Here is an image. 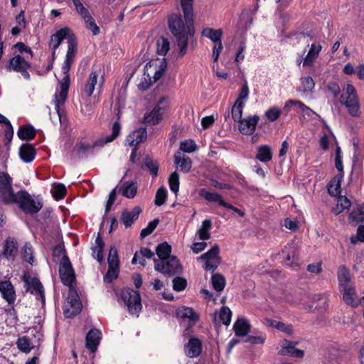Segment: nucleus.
<instances>
[{
  "label": "nucleus",
  "instance_id": "nucleus-1",
  "mask_svg": "<svg viewBox=\"0 0 364 364\" xmlns=\"http://www.w3.org/2000/svg\"><path fill=\"white\" fill-rule=\"evenodd\" d=\"M67 38H68V50L64 64L62 67L64 77L59 81L60 90H57L53 100L56 115L60 124H63V120H65L64 110L62 107H63L68 95L70 87L69 71L77 53V43L73 33L67 27L61 28L53 34L49 42V48L56 50L62 41Z\"/></svg>",
  "mask_w": 364,
  "mask_h": 364
},
{
  "label": "nucleus",
  "instance_id": "nucleus-2",
  "mask_svg": "<svg viewBox=\"0 0 364 364\" xmlns=\"http://www.w3.org/2000/svg\"><path fill=\"white\" fill-rule=\"evenodd\" d=\"M193 4V0H181L186 23L181 15H172L168 18L169 29L181 47V56L186 53L189 38L194 33Z\"/></svg>",
  "mask_w": 364,
  "mask_h": 364
},
{
  "label": "nucleus",
  "instance_id": "nucleus-3",
  "mask_svg": "<svg viewBox=\"0 0 364 364\" xmlns=\"http://www.w3.org/2000/svg\"><path fill=\"white\" fill-rule=\"evenodd\" d=\"M14 203L26 214L33 215L38 213L43 208V203L38 197L31 196L26 191L21 190L16 193Z\"/></svg>",
  "mask_w": 364,
  "mask_h": 364
},
{
  "label": "nucleus",
  "instance_id": "nucleus-4",
  "mask_svg": "<svg viewBox=\"0 0 364 364\" xmlns=\"http://www.w3.org/2000/svg\"><path fill=\"white\" fill-rule=\"evenodd\" d=\"M341 102L347 108L351 117H358L360 116V103L357 92L352 85L348 84L343 89V93L341 96Z\"/></svg>",
  "mask_w": 364,
  "mask_h": 364
},
{
  "label": "nucleus",
  "instance_id": "nucleus-5",
  "mask_svg": "<svg viewBox=\"0 0 364 364\" xmlns=\"http://www.w3.org/2000/svg\"><path fill=\"white\" fill-rule=\"evenodd\" d=\"M154 269L156 271L168 276L180 274L183 272V267L178 259L172 256L164 260H156L154 259Z\"/></svg>",
  "mask_w": 364,
  "mask_h": 364
},
{
  "label": "nucleus",
  "instance_id": "nucleus-6",
  "mask_svg": "<svg viewBox=\"0 0 364 364\" xmlns=\"http://www.w3.org/2000/svg\"><path fill=\"white\" fill-rule=\"evenodd\" d=\"M170 105L169 100L167 97H162L155 105L154 108L149 112L144 115V122L150 125H156L163 119L164 114L166 112Z\"/></svg>",
  "mask_w": 364,
  "mask_h": 364
},
{
  "label": "nucleus",
  "instance_id": "nucleus-7",
  "mask_svg": "<svg viewBox=\"0 0 364 364\" xmlns=\"http://www.w3.org/2000/svg\"><path fill=\"white\" fill-rule=\"evenodd\" d=\"M16 193L12 188V178L6 172H0V199L5 204H14Z\"/></svg>",
  "mask_w": 364,
  "mask_h": 364
},
{
  "label": "nucleus",
  "instance_id": "nucleus-8",
  "mask_svg": "<svg viewBox=\"0 0 364 364\" xmlns=\"http://www.w3.org/2000/svg\"><path fill=\"white\" fill-rule=\"evenodd\" d=\"M121 296L131 314H138L141 311L142 305L138 291L130 288L124 289L122 291Z\"/></svg>",
  "mask_w": 364,
  "mask_h": 364
},
{
  "label": "nucleus",
  "instance_id": "nucleus-9",
  "mask_svg": "<svg viewBox=\"0 0 364 364\" xmlns=\"http://www.w3.org/2000/svg\"><path fill=\"white\" fill-rule=\"evenodd\" d=\"M299 249L296 243L291 242L287 244L282 250L284 258V264L292 269H296L299 266Z\"/></svg>",
  "mask_w": 364,
  "mask_h": 364
},
{
  "label": "nucleus",
  "instance_id": "nucleus-10",
  "mask_svg": "<svg viewBox=\"0 0 364 364\" xmlns=\"http://www.w3.org/2000/svg\"><path fill=\"white\" fill-rule=\"evenodd\" d=\"M219 252V246L215 245L210 250L198 257L199 259L205 262L203 268L206 271L214 272L218 268L220 263Z\"/></svg>",
  "mask_w": 364,
  "mask_h": 364
},
{
  "label": "nucleus",
  "instance_id": "nucleus-11",
  "mask_svg": "<svg viewBox=\"0 0 364 364\" xmlns=\"http://www.w3.org/2000/svg\"><path fill=\"white\" fill-rule=\"evenodd\" d=\"M31 67V63H28L23 57L20 55H15L10 59L9 64L6 65V70L9 71L14 70L21 73L22 76L26 79H30V74L27 69Z\"/></svg>",
  "mask_w": 364,
  "mask_h": 364
},
{
  "label": "nucleus",
  "instance_id": "nucleus-12",
  "mask_svg": "<svg viewBox=\"0 0 364 364\" xmlns=\"http://www.w3.org/2000/svg\"><path fill=\"white\" fill-rule=\"evenodd\" d=\"M59 274L64 285L70 287L75 281V272L68 257H63L59 265Z\"/></svg>",
  "mask_w": 364,
  "mask_h": 364
},
{
  "label": "nucleus",
  "instance_id": "nucleus-13",
  "mask_svg": "<svg viewBox=\"0 0 364 364\" xmlns=\"http://www.w3.org/2000/svg\"><path fill=\"white\" fill-rule=\"evenodd\" d=\"M298 342L290 341L284 339L282 348L279 351V354L284 356H289L296 358H301L304 355V352L302 350L296 348Z\"/></svg>",
  "mask_w": 364,
  "mask_h": 364
},
{
  "label": "nucleus",
  "instance_id": "nucleus-14",
  "mask_svg": "<svg viewBox=\"0 0 364 364\" xmlns=\"http://www.w3.org/2000/svg\"><path fill=\"white\" fill-rule=\"evenodd\" d=\"M259 120L258 115L249 116L239 121V131L242 134H252L256 129V125Z\"/></svg>",
  "mask_w": 364,
  "mask_h": 364
},
{
  "label": "nucleus",
  "instance_id": "nucleus-15",
  "mask_svg": "<svg viewBox=\"0 0 364 364\" xmlns=\"http://www.w3.org/2000/svg\"><path fill=\"white\" fill-rule=\"evenodd\" d=\"M202 352L201 341L196 337H191L184 346V353L188 358H196Z\"/></svg>",
  "mask_w": 364,
  "mask_h": 364
},
{
  "label": "nucleus",
  "instance_id": "nucleus-16",
  "mask_svg": "<svg viewBox=\"0 0 364 364\" xmlns=\"http://www.w3.org/2000/svg\"><path fill=\"white\" fill-rule=\"evenodd\" d=\"M0 293L8 304H11L16 300V291L10 280H5L0 283Z\"/></svg>",
  "mask_w": 364,
  "mask_h": 364
},
{
  "label": "nucleus",
  "instance_id": "nucleus-17",
  "mask_svg": "<svg viewBox=\"0 0 364 364\" xmlns=\"http://www.w3.org/2000/svg\"><path fill=\"white\" fill-rule=\"evenodd\" d=\"M147 137L146 128L134 130L127 136L126 143L130 146H135L144 141Z\"/></svg>",
  "mask_w": 364,
  "mask_h": 364
},
{
  "label": "nucleus",
  "instance_id": "nucleus-18",
  "mask_svg": "<svg viewBox=\"0 0 364 364\" xmlns=\"http://www.w3.org/2000/svg\"><path fill=\"white\" fill-rule=\"evenodd\" d=\"M141 208L139 206H135L131 210H124L121 215V220L126 228L132 226L134 222L138 219Z\"/></svg>",
  "mask_w": 364,
  "mask_h": 364
},
{
  "label": "nucleus",
  "instance_id": "nucleus-19",
  "mask_svg": "<svg viewBox=\"0 0 364 364\" xmlns=\"http://www.w3.org/2000/svg\"><path fill=\"white\" fill-rule=\"evenodd\" d=\"M101 338V332L97 329H91L86 336V347L92 353L96 351Z\"/></svg>",
  "mask_w": 364,
  "mask_h": 364
},
{
  "label": "nucleus",
  "instance_id": "nucleus-20",
  "mask_svg": "<svg viewBox=\"0 0 364 364\" xmlns=\"http://www.w3.org/2000/svg\"><path fill=\"white\" fill-rule=\"evenodd\" d=\"M264 323L289 336L292 335L294 332V327L291 324H287L282 321L265 318Z\"/></svg>",
  "mask_w": 364,
  "mask_h": 364
},
{
  "label": "nucleus",
  "instance_id": "nucleus-21",
  "mask_svg": "<svg viewBox=\"0 0 364 364\" xmlns=\"http://www.w3.org/2000/svg\"><path fill=\"white\" fill-rule=\"evenodd\" d=\"M291 105H297L300 108L302 113L309 117H312L314 115H315L316 117H319V115L316 112L313 111L310 107H307L302 102L299 101V100H287L285 102L284 109L287 112H289L290 110Z\"/></svg>",
  "mask_w": 364,
  "mask_h": 364
},
{
  "label": "nucleus",
  "instance_id": "nucleus-22",
  "mask_svg": "<svg viewBox=\"0 0 364 364\" xmlns=\"http://www.w3.org/2000/svg\"><path fill=\"white\" fill-rule=\"evenodd\" d=\"M19 156L22 161L30 163L35 159L36 150L31 144H24L19 149Z\"/></svg>",
  "mask_w": 364,
  "mask_h": 364
},
{
  "label": "nucleus",
  "instance_id": "nucleus-23",
  "mask_svg": "<svg viewBox=\"0 0 364 364\" xmlns=\"http://www.w3.org/2000/svg\"><path fill=\"white\" fill-rule=\"evenodd\" d=\"M25 282L28 285L27 290L29 291L31 294L39 295L42 299L43 303H45L44 289L39 279L37 278H33L30 282L27 279L25 280Z\"/></svg>",
  "mask_w": 364,
  "mask_h": 364
},
{
  "label": "nucleus",
  "instance_id": "nucleus-24",
  "mask_svg": "<svg viewBox=\"0 0 364 364\" xmlns=\"http://www.w3.org/2000/svg\"><path fill=\"white\" fill-rule=\"evenodd\" d=\"M18 252V243L16 240L8 239L4 247V257L8 259H14Z\"/></svg>",
  "mask_w": 364,
  "mask_h": 364
},
{
  "label": "nucleus",
  "instance_id": "nucleus-25",
  "mask_svg": "<svg viewBox=\"0 0 364 364\" xmlns=\"http://www.w3.org/2000/svg\"><path fill=\"white\" fill-rule=\"evenodd\" d=\"M199 195L209 202L218 203L221 206L225 207V205H228V203L222 198V196L220 194L214 192H210L205 188L200 190Z\"/></svg>",
  "mask_w": 364,
  "mask_h": 364
},
{
  "label": "nucleus",
  "instance_id": "nucleus-26",
  "mask_svg": "<svg viewBox=\"0 0 364 364\" xmlns=\"http://www.w3.org/2000/svg\"><path fill=\"white\" fill-rule=\"evenodd\" d=\"M233 329L237 336H245L250 331V324L245 318H238L234 323Z\"/></svg>",
  "mask_w": 364,
  "mask_h": 364
},
{
  "label": "nucleus",
  "instance_id": "nucleus-27",
  "mask_svg": "<svg viewBox=\"0 0 364 364\" xmlns=\"http://www.w3.org/2000/svg\"><path fill=\"white\" fill-rule=\"evenodd\" d=\"M119 192L127 198H134L137 193V186L134 182L125 181L120 186Z\"/></svg>",
  "mask_w": 364,
  "mask_h": 364
},
{
  "label": "nucleus",
  "instance_id": "nucleus-28",
  "mask_svg": "<svg viewBox=\"0 0 364 364\" xmlns=\"http://www.w3.org/2000/svg\"><path fill=\"white\" fill-rule=\"evenodd\" d=\"M321 50V46L311 44L310 49L304 59L303 66H311L316 60L320 51Z\"/></svg>",
  "mask_w": 364,
  "mask_h": 364
},
{
  "label": "nucleus",
  "instance_id": "nucleus-29",
  "mask_svg": "<svg viewBox=\"0 0 364 364\" xmlns=\"http://www.w3.org/2000/svg\"><path fill=\"white\" fill-rule=\"evenodd\" d=\"M121 126L118 122H115L112 125V134L105 138L99 139L95 141L96 146H104L105 144L113 141L119 134Z\"/></svg>",
  "mask_w": 364,
  "mask_h": 364
},
{
  "label": "nucleus",
  "instance_id": "nucleus-30",
  "mask_svg": "<svg viewBox=\"0 0 364 364\" xmlns=\"http://www.w3.org/2000/svg\"><path fill=\"white\" fill-rule=\"evenodd\" d=\"M105 247V243L101 237L100 234L99 233L97 237L95 239V245L92 247V257L97 260L98 262L101 263L104 258L103 250Z\"/></svg>",
  "mask_w": 364,
  "mask_h": 364
},
{
  "label": "nucleus",
  "instance_id": "nucleus-31",
  "mask_svg": "<svg viewBox=\"0 0 364 364\" xmlns=\"http://www.w3.org/2000/svg\"><path fill=\"white\" fill-rule=\"evenodd\" d=\"M203 36L210 38L213 43L214 46H219L220 43H222V36L223 31L221 29H213L207 28L203 29L202 32Z\"/></svg>",
  "mask_w": 364,
  "mask_h": 364
},
{
  "label": "nucleus",
  "instance_id": "nucleus-32",
  "mask_svg": "<svg viewBox=\"0 0 364 364\" xmlns=\"http://www.w3.org/2000/svg\"><path fill=\"white\" fill-rule=\"evenodd\" d=\"M174 162L184 173H188L191 169V159L188 156H181V153L174 155Z\"/></svg>",
  "mask_w": 364,
  "mask_h": 364
},
{
  "label": "nucleus",
  "instance_id": "nucleus-33",
  "mask_svg": "<svg viewBox=\"0 0 364 364\" xmlns=\"http://www.w3.org/2000/svg\"><path fill=\"white\" fill-rule=\"evenodd\" d=\"M272 151L269 146L262 145L257 148L256 159L263 163L269 162L272 159Z\"/></svg>",
  "mask_w": 364,
  "mask_h": 364
},
{
  "label": "nucleus",
  "instance_id": "nucleus-34",
  "mask_svg": "<svg viewBox=\"0 0 364 364\" xmlns=\"http://www.w3.org/2000/svg\"><path fill=\"white\" fill-rule=\"evenodd\" d=\"M176 314L178 317L183 319L188 318L193 323L197 322L199 319L198 315L190 307L182 306L178 308Z\"/></svg>",
  "mask_w": 364,
  "mask_h": 364
},
{
  "label": "nucleus",
  "instance_id": "nucleus-35",
  "mask_svg": "<svg viewBox=\"0 0 364 364\" xmlns=\"http://www.w3.org/2000/svg\"><path fill=\"white\" fill-rule=\"evenodd\" d=\"M313 301L316 304L315 309L318 311L324 312L328 306V294L326 293L315 294Z\"/></svg>",
  "mask_w": 364,
  "mask_h": 364
},
{
  "label": "nucleus",
  "instance_id": "nucleus-36",
  "mask_svg": "<svg viewBox=\"0 0 364 364\" xmlns=\"http://www.w3.org/2000/svg\"><path fill=\"white\" fill-rule=\"evenodd\" d=\"M68 303L70 304L71 309H67L64 311V314L66 317H73L80 312L82 304L78 299H70V300L68 301Z\"/></svg>",
  "mask_w": 364,
  "mask_h": 364
},
{
  "label": "nucleus",
  "instance_id": "nucleus-37",
  "mask_svg": "<svg viewBox=\"0 0 364 364\" xmlns=\"http://www.w3.org/2000/svg\"><path fill=\"white\" fill-rule=\"evenodd\" d=\"M343 295V299L344 302L350 305L351 306H357L358 304L355 299V296H356V291L355 287L348 288L347 289H344L340 291Z\"/></svg>",
  "mask_w": 364,
  "mask_h": 364
},
{
  "label": "nucleus",
  "instance_id": "nucleus-38",
  "mask_svg": "<svg viewBox=\"0 0 364 364\" xmlns=\"http://www.w3.org/2000/svg\"><path fill=\"white\" fill-rule=\"evenodd\" d=\"M212 228V222L210 219L204 220L201 227L197 231V235L200 240H207L210 238V230Z\"/></svg>",
  "mask_w": 364,
  "mask_h": 364
},
{
  "label": "nucleus",
  "instance_id": "nucleus-39",
  "mask_svg": "<svg viewBox=\"0 0 364 364\" xmlns=\"http://www.w3.org/2000/svg\"><path fill=\"white\" fill-rule=\"evenodd\" d=\"M17 135L21 139L31 140L36 136V131L31 125L21 126L17 132Z\"/></svg>",
  "mask_w": 364,
  "mask_h": 364
},
{
  "label": "nucleus",
  "instance_id": "nucleus-40",
  "mask_svg": "<svg viewBox=\"0 0 364 364\" xmlns=\"http://www.w3.org/2000/svg\"><path fill=\"white\" fill-rule=\"evenodd\" d=\"M16 343L18 350L25 353H28L34 348L33 343L26 336L19 337Z\"/></svg>",
  "mask_w": 364,
  "mask_h": 364
},
{
  "label": "nucleus",
  "instance_id": "nucleus-41",
  "mask_svg": "<svg viewBox=\"0 0 364 364\" xmlns=\"http://www.w3.org/2000/svg\"><path fill=\"white\" fill-rule=\"evenodd\" d=\"M159 167V165L156 161L147 156L144 158L142 168H146L154 177L157 176Z\"/></svg>",
  "mask_w": 364,
  "mask_h": 364
},
{
  "label": "nucleus",
  "instance_id": "nucleus-42",
  "mask_svg": "<svg viewBox=\"0 0 364 364\" xmlns=\"http://www.w3.org/2000/svg\"><path fill=\"white\" fill-rule=\"evenodd\" d=\"M156 252L159 257L157 260H164L171 257L170 255L171 252V246L166 242H163L157 246Z\"/></svg>",
  "mask_w": 364,
  "mask_h": 364
},
{
  "label": "nucleus",
  "instance_id": "nucleus-43",
  "mask_svg": "<svg viewBox=\"0 0 364 364\" xmlns=\"http://www.w3.org/2000/svg\"><path fill=\"white\" fill-rule=\"evenodd\" d=\"M301 85L297 89L299 92L304 93L311 92L315 87V82L311 77H302L300 79Z\"/></svg>",
  "mask_w": 364,
  "mask_h": 364
},
{
  "label": "nucleus",
  "instance_id": "nucleus-44",
  "mask_svg": "<svg viewBox=\"0 0 364 364\" xmlns=\"http://www.w3.org/2000/svg\"><path fill=\"white\" fill-rule=\"evenodd\" d=\"M98 74L96 71H92L88 77L87 84L85 85V92L87 96H91L95 90V85L97 82Z\"/></svg>",
  "mask_w": 364,
  "mask_h": 364
},
{
  "label": "nucleus",
  "instance_id": "nucleus-45",
  "mask_svg": "<svg viewBox=\"0 0 364 364\" xmlns=\"http://www.w3.org/2000/svg\"><path fill=\"white\" fill-rule=\"evenodd\" d=\"M72 1L76 11L84 21L92 16L89 10L83 6L80 0H72Z\"/></svg>",
  "mask_w": 364,
  "mask_h": 364
},
{
  "label": "nucleus",
  "instance_id": "nucleus-46",
  "mask_svg": "<svg viewBox=\"0 0 364 364\" xmlns=\"http://www.w3.org/2000/svg\"><path fill=\"white\" fill-rule=\"evenodd\" d=\"M156 52L160 55H166L170 49V43L167 38L160 37L156 42Z\"/></svg>",
  "mask_w": 364,
  "mask_h": 364
},
{
  "label": "nucleus",
  "instance_id": "nucleus-47",
  "mask_svg": "<svg viewBox=\"0 0 364 364\" xmlns=\"http://www.w3.org/2000/svg\"><path fill=\"white\" fill-rule=\"evenodd\" d=\"M212 284L215 290L220 292L223 291L225 286V279L220 274H215L211 278Z\"/></svg>",
  "mask_w": 364,
  "mask_h": 364
},
{
  "label": "nucleus",
  "instance_id": "nucleus-48",
  "mask_svg": "<svg viewBox=\"0 0 364 364\" xmlns=\"http://www.w3.org/2000/svg\"><path fill=\"white\" fill-rule=\"evenodd\" d=\"M232 311L228 306H223L219 312V318L225 326H228L231 322Z\"/></svg>",
  "mask_w": 364,
  "mask_h": 364
},
{
  "label": "nucleus",
  "instance_id": "nucleus-49",
  "mask_svg": "<svg viewBox=\"0 0 364 364\" xmlns=\"http://www.w3.org/2000/svg\"><path fill=\"white\" fill-rule=\"evenodd\" d=\"M108 266L119 267V259L118 257V252L114 246L110 247L107 258Z\"/></svg>",
  "mask_w": 364,
  "mask_h": 364
},
{
  "label": "nucleus",
  "instance_id": "nucleus-50",
  "mask_svg": "<svg viewBox=\"0 0 364 364\" xmlns=\"http://www.w3.org/2000/svg\"><path fill=\"white\" fill-rule=\"evenodd\" d=\"M245 103L235 102L232 107V117L235 122H239L242 119V111Z\"/></svg>",
  "mask_w": 364,
  "mask_h": 364
},
{
  "label": "nucleus",
  "instance_id": "nucleus-51",
  "mask_svg": "<svg viewBox=\"0 0 364 364\" xmlns=\"http://www.w3.org/2000/svg\"><path fill=\"white\" fill-rule=\"evenodd\" d=\"M169 188L171 191L177 193L179 190V175L176 171L172 173L168 178Z\"/></svg>",
  "mask_w": 364,
  "mask_h": 364
},
{
  "label": "nucleus",
  "instance_id": "nucleus-52",
  "mask_svg": "<svg viewBox=\"0 0 364 364\" xmlns=\"http://www.w3.org/2000/svg\"><path fill=\"white\" fill-rule=\"evenodd\" d=\"M167 198V191L164 187L159 188L156 193L154 203L157 206H161L166 202Z\"/></svg>",
  "mask_w": 364,
  "mask_h": 364
},
{
  "label": "nucleus",
  "instance_id": "nucleus-53",
  "mask_svg": "<svg viewBox=\"0 0 364 364\" xmlns=\"http://www.w3.org/2000/svg\"><path fill=\"white\" fill-rule=\"evenodd\" d=\"M23 259L30 264L33 262V249L30 243H26L22 250Z\"/></svg>",
  "mask_w": 364,
  "mask_h": 364
},
{
  "label": "nucleus",
  "instance_id": "nucleus-54",
  "mask_svg": "<svg viewBox=\"0 0 364 364\" xmlns=\"http://www.w3.org/2000/svg\"><path fill=\"white\" fill-rule=\"evenodd\" d=\"M335 166L337 170L339 171L338 176H341V178H343V166L342 162L341 149L340 146H337L336 150Z\"/></svg>",
  "mask_w": 364,
  "mask_h": 364
},
{
  "label": "nucleus",
  "instance_id": "nucleus-55",
  "mask_svg": "<svg viewBox=\"0 0 364 364\" xmlns=\"http://www.w3.org/2000/svg\"><path fill=\"white\" fill-rule=\"evenodd\" d=\"M337 276L338 282L349 281L352 279L349 269L345 265H341L338 267Z\"/></svg>",
  "mask_w": 364,
  "mask_h": 364
},
{
  "label": "nucleus",
  "instance_id": "nucleus-56",
  "mask_svg": "<svg viewBox=\"0 0 364 364\" xmlns=\"http://www.w3.org/2000/svg\"><path fill=\"white\" fill-rule=\"evenodd\" d=\"M342 178L338 176V181H333L328 185V193L332 196H336L341 193V181Z\"/></svg>",
  "mask_w": 364,
  "mask_h": 364
},
{
  "label": "nucleus",
  "instance_id": "nucleus-57",
  "mask_svg": "<svg viewBox=\"0 0 364 364\" xmlns=\"http://www.w3.org/2000/svg\"><path fill=\"white\" fill-rule=\"evenodd\" d=\"M351 205L350 201L346 197H340L337 208L333 209V212L337 215L345 209H348Z\"/></svg>",
  "mask_w": 364,
  "mask_h": 364
},
{
  "label": "nucleus",
  "instance_id": "nucleus-58",
  "mask_svg": "<svg viewBox=\"0 0 364 364\" xmlns=\"http://www.w3.org/2000/svg\"><path fill=\"white\" fill-rule=\"evenodd\" d=\"M159 223V219H154L152 221L149 222L146 228L141 230L140 233L141 237L144 238L149 235L150 234H151L156 228V226L158 225Z\"/></svg>",
  "mask_w": 364,
  "mask_h": 364
},
{
  "label": "nucleus",
  "instance_id": "nucleus-59",
  "mask_svg": "<svg viewBox=\"0 0 364 364\" xmlns=\"http://www.w3.org/2000/svg\"><path fill=\"white\" fill-rule=\"evenodd\" d=\"M187 287V281L186 279L176 277L173 279V289L176 291H181Z\"/></svg>",
  "mask_w": 364,
  "mask_h": 364
},
{
  "label": "nucleus",
  "instance_id": "nucleus-60",
  "mask_svg": "<svg viewBox=\"0 0 364 364\" xmlns=\"http://www.w3.org/2000/svg\"><path fill=\"white\" fill-rule=\"evenodd\" d=\"M119 267L108 266V271L104 277L106 282H112L118 277Z\"/></svg>",
  "mask_w": 364,
  "mask_h": 364
},
{
  "label": "nucleus",
  "instance_id": "nucleus-61",
  "mask_svg": "<svg viewBox=\"0 0 364 364\" xmlns=\"http://www.w3.org/2000/svg\"><path fill=\"white\" fill-rule=\"evenodd\" d=\"M196 144L193 140H185L180 144V149L183 152L192 153L196 150Z\"/></svg>",
  "mask_w": 364,
  "mask_h": 364
},
{
  "label": "nucleus",
  "instance_id": "nucleus-62",
  "mask_svg": "<svg viewBox=\"0 0 364 364\" xmlns=\"http://www.w3.org/2000/svg\"><path fill=\"white\" fill-rule=\"evenodd\" d=\"M280 114L281 110L276 107L269 108L265 112V116L271 122L276 121L279 117Z\"/></svg>",
  "mask_w": 364,
  "mask_h": 364
},
{
  "label": "nucleus",
  "instance_id": "nucleus-63",
  "mask_svg": "<svg viewBox=\"0 0 364 364\" xmlns=\"http://www.w3.org/2000/svg\"><path fill=\"white\" fill-rule=\"evenodd\" d=\"M249 87L247 85V83L245 82L241 87L238 97L237 98L236 101L239 103H245L244 100H246L248 98L249 96Z\"/></svg>",
  "mask_w": 364,
  "mask_h": 364
},
{
  "label": "nucleus",
  "instance_id": "nucleus-64",
  "mask_svg": "<svg viewBox=\"0 0 364 364\" xmlns=\"http://www.w3.org/2000/svg\"><path fill=\"white\" fill-rule=\"evenodd\" d=\"M66 194V188L63 184H58L54 187L53 196L56 199H62Z\"/></svg>",
  "mask_w": 364,
  "mask_h": 364
}]
</instances>
